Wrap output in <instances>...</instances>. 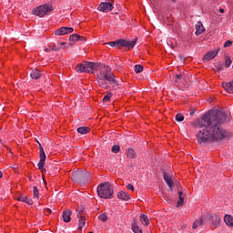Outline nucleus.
Wrapping results in <instances>:
<instances>
[{
  "label": "nucleus",
  "instance_id": "20e7f679",
  "mask_svg": "<svg viewBox=\"0 0 233 233\" xmlns=\"http://www.w3.org/2000/svg\"><path fill=\"white\" fill-rule=\"evenodd\" d=\"M137 43V39L128 41L125 39H119L113 42L106 43V45H109V46H117L118 48H134L136 46V44Z\"/></svg>",
  "mask_w": 233,
  "mask_h": 233
},
{
  "label": "nucleus",
  "instance_id": "de8ad7c7",
  "mask_svg": "<svg viewBox=\"0 0 233 233\" xmlns=\"http://www.w3.org/2000/svg\"><path fill=\"white\" fill-rule=\"evenodd\" d=\"M178 196H179V198H183V192H182V191H179V192H178Z\"/></svg>",
  "mask_w": 233,
  "mask_h": 233
},
{
  "label": "nucleus",
  "instance_id": "5701e85b",
  "mask_svg": "<svg viewBox=\"0 0 233 233\" xmlns=\"http://www.w3.org/2000/svg\"><path fill=\"white\" fill-rule=\"evenodd\" d=\"M224 221L226 223V225H228V227H231V228H233V218L230 215H226L224 217Z\"/></svg>",
  "mask_w": 233,
  "mask_h": 233
},
{
  "label": "nucleus",
  "instance_id": "09e8293b",
  "mask_svg": "<svg viewBox=\"0 0 233 233\" xmlns=\"http://www.w3.org/2000/svg\"><path fill=\"white\" fill-rule=\"evenodd\" d=\"M58 45H60V46H65V45H66V43H65V42H62V43H60V44H58Z\"/></svg>",
  "mask_w": 233,
  "mask_h": 233
},
{
  "label": "nucleus",
  "instance_id": "f3484780",
  "mask_svg": "<svg viewBox=\"0 0 233 233\" xmlns=\"http://www.w3.org/2000/svg\"><path fill=\"white\" fill-rule=\"evenodd\" d=\"M97 68V65L94 62H87L86 63V69L90 70V74H94V70Z\"/></svg>",
  "mask_w": 233,
  "mask_h": 233
},
{
  "label": "nucleus",
  "instance_id": "7c9ffc66",
  "mask_svg": "<svg viewBox=\"0 0 233 233\" xmlns=\"http://www.w3.org/2000/svg\"><path fill=\"white\" fill-rule=\"evenodd\" d=\"M33 196L35 198L39 199V189H37V187H33Z\"/></svg>",
  "mask_w": 233,
  "mask_h": 233
},
{
  "label": "nucleus",
  "instance_id": "9d476101",
  "mask_svg": "<svg viewBox=\"0 0 233 233\" xmlns=\"http://www.w3.org/2000/svg\"><path fill=\"white\" fill-rule=\"evenodd\" d=\"M74 29L72 27H61L55 31V35H66V34H72Z\"/></svg>",
  "mask_w": 233,
  "mask_h": 233
},
{
  "label": "nucleus",
  "instance_id": "dca6fc26",
  "mask_svg": "<svg viewBox=\"0 0 233 233\" xmlns=\"http://www.w3.org/2000/svg\"><path fill=\"white\" fill-rule=\"evenodd\" d=\"M97 84L99 85V86H101V88H108V80H106V78L97 76Z\"/></svg>",
  "mask_w": 233,
  "mask_h": 233
},
{
  "label": "nucleus",
  "instance_id": "58836bf2",
  "mask_svg": "<svg viewBox=\"0 0 233 233\" xmlns=\"http://www.w3.org/2000/svg\"><path fill=\"white\" fill-rule=\"evenodd\" d=\"M184 200H185V198L183 197H179L177 207H183V201Z\"/></svg>",
  "mask_w": 233,
  "mask_h": 233
},
{
  "label": "nucleus",
  "instance_id": "f704fd0d",
  "mask_svg": "<svg viewBox=\"0 0 233 233\" xmlns=\"http://www.w3.org/2000/svg\"><path fill=\"white\" fill-rule=\"evenodd\" d=\"M98 219L100 221H103V223H106V221L108 220V216H106V214L103 213L100 216H98Z\"/></svg>",
  "mask_w": 233,
  "mask_h": 233
},
{
  "label": "nucleus",
  "instance_id": "c03bdc74",
  "mask_svg": "<svg viewBox=\"0 0 233 233\" xmlns=\"http://www.w3.org/2000/svg\"><path fill=\"white\" fill-rule=\"evenodd\" d=\"M195 114H196V111L191 110L190 113H189L190 117H193Z\"/></svg>",
  "mask_w": 233,
  "mask_h": 233
},
{
  "label": "nucleus",
  "instance_id": "0eeeda50",
  "mask_svg": "<svg viewBox=\"0 0 233 233\" xmlns=\"http://www.w3.org/2000/svg\"><path fill=\"white\" fill-rule=\"evenodd\" d=\"M40 147V160L37 164V167L39 170H42L44 172L45 168V161H46V154L45 153V149L43 148V146L39 143Z\"/></svg>",
  "mask_w": 233,
  "mask_h": 233
},
{
  "label": "nucleus",
  "instance_id": "4c0bfd02",
  "mask_svg": "<svg viewBox=\"0 0 233 233\" xmlns=\"http://www.w3.org/2000/svg\"><path fill=\"white\" fill-rule=\"evenodd\" d=\"M61 48H63V47L61 46V45L56 44V45H55V46L51 48V50H52L53 52H57V51H59V50H61Z\"/></svg>",
  "mask_w": 233,
  "mask_h": 233
},
{
  "label": "nucleus",
  "instance_id": "f8f14e48",
  "mask_svg": "<svg viewBox=\"0 0 233 233\" xmlns=\"http://www.w3.org/2000/svg\"><path fill=\"white\" fill-rule=\"evenodd\" d=\"M164 181H166L167 185L169 188H174V181L172 180V177L167 172L163 174Z\"/></svg>",
  "mask_w": 233,
  "mask_h": 233
},
{
  "label": "nucleus",
  "instance_id": "a18cd8bd",
  "mask_svg": "<svg viewBox=\"0 0 233 233\" xmlns=\"http://www.w3.org/2000/svg\"><path fill=\"white\" fill-rule=\"evenodd\" d=\"M221 70H223V66H219L218 67V72H221Z\"/></svg>",
  "mask_w": 233,
  "mask_h": 233
},
{
  "label": "nucleus",
  "instance_id": "72a5a7b5",
  "mask_svg": "<svg viewBox=\"0 0 233 233\" xmlns=\"http://www.w3.org/2000/svg\"><path fill=\"white\" fill-rule=\"evenodd\" d=\"M120 150L121 147H119V145H114L111 148V152H113L114 154H117Z\"/></svg>",
  "mask_w": 233,
  "mask_h": 233
},
{
  "label": "nucleus",
  "instance_id": "8fccbe9b",
  "mask_svg": "<svg viewBox=\"0 0 233 233\" xmlns=\"http://www.w3.org/2000/svg\"><path fill=\"white\" fill-rule=\"evenodd\" d=\"M3 177V172L0 171V178Z\"/></svg>",
  "mask_w": 233,
  "mask_h": 233
},
{
  "label": "nucleus",
  "instance_id": "7ed1b4c3",
  "mask_svg": "<svg viewBox=\"0 0 233 233\" xmlns=\"http://www.w3.org/2000/svg\"><path fill=\"white\" fill-rule=\"evenodd\" d=\"M98 77H102V78L107 80L108 83L113 85V86H116L117 85V81H116L114 74H112V69L108 66H104L101 68Z\"/></svg>",
  "mask_w": 233,
  "mask_h": 233
},
{
  "label": "nucleus",
  "instance_id": "6e6552de",
  "mask_svg": "<svg viewBox=\"0 0 233 233\" xmlns=\"http://www.w3.org/2000/svg\"><path fill=\"white\" fill-rule=\"evenodd\" d=\"M113 9H114V5H112V3L110 2H102L98 5V10L100 12H112Z\"/></svg>",
  "mask_w": 233,
  "mask_h": 233
},
{
  "label": "nucleus",
  "instance_id": "4be33fe9",
  "mask_svg": "<svg viewBox=\"0 0 233 233\" xmlns=\"http://www.w3.org/2000/svg\"><path fill=\"white\" fill-rule=\"evenodd\" d=\"M185 79H187V75L185 73L176 75L175 83H183V81H185Z\"/></svg>",
  "mask_w": 233,
  "mask_h": 233
},
{
  "label": "nucleus",
  "instance_id": "2eb2a0df",
  "mask_svg": "<svg viewBox=\"0 0 233 233\" xmlns=\"http://www.w3.org/2000/svg\"><path fill=\"white\" fill-rule=\"evenodd\" d=\"M195 26H196V32H195L196 35H201V34L205 32V27L203 26V23L198 21Z\"/></svg>",
  "mask_w": 233,
  "mask_h": 233
},
{
  "label": "nucleus",
  "instance_id": "c9c22d12",
  "mask_svg": "<svg viewBox=\"0 0 233 233\" xmlns=\"http://www.w3.org/2000/svg\"><path fill=\"white\" fill-rule=\"evenodd\" d=\"M142 71H143V66L141 65H136L135 66L136 74H141Z\"/></svg>",
  "mask_w": 233,
  "mask_h": 233
},
{
  "label": "nucleus",
  "instance_id": "9b49d317",
  "mask_svg": "<svg viewBox=\"0 0 233 233\" xmlns=\"http://www.w3.org/2000/svg\"><path fill=\"white\" fill-rule=\"evenodd\" d=\"M208 218L214 227H218V225H219V221L221 220V218L215 213L208 215Z\"/></svg>",
  "mask_w": 233,
  "mask_h": 233
},
{
  "label": "nucleus",
  "instance_id": "6ab92c4d",
  "mask_svg": "<svg viewBox=\"0 0 233 233\" xmlns=\"http://www.w3.org/2000/svg\"><path fill=\"white\" fill-rule=\"evenodd\" d=\"M76 72H87L88 74L92 72L91 70L86 69V64H79L78 66H76Z\"/></svg>",
  "mask_w": 233,
  "mask_h": 233
},
{
  "label": "nucleus",
  "instance_id": "aec40b11",
  "mask_svg": "<svg viewBox=\"0 0 233 233\" xmlns=\"http://www.w3.org/2000/svg\"><path fill=\"white\" fill-rule=\"evenodd\" d=\"M117 198L118 199H123V201H128L130 199V196H128L125 191L118 192Z\"/></svg>",
  "mask_w": 233,
  "mask_h": 233
},
{
  "label": "nucleus",
  "instance_id": "b1692460",
  "mask_svg": "<svg viewBox=\"0 0 233 233\" xmlns=\"http://www.w3.org/2000/svg\"><path fill=\"white\" fill-rule=\"evenodd\" d=\"M77 218H78V228H83V227H85L86 223V219L79 214L77 215Z\"/></svg>",
  "mask_w": 233,
  "mask_h": 233
},
{
  "label": "nucleus",
  "instance_id": "1a4fd4ad",
  "mask_svg": "<svg viewBox=\"0 0 233 233\" xmlns=\"http://www.w3.org/2000/svg\"><path fill=\"white\" fill-rule=\"evenodd\" d=\"M219 48L217 51H209L203 56V62L204 63H208V61H212V59H215V57L218 56L219 53Z\"/></svg>",
  "mask_w": 233,
  "mask_h": 233
},
{
  "label": "nucleus",
  "instance_id": "ea45409f",
  "mask_svg": "<svg viewBox=\"0 0 233 233\" xmlns=\"http://www.w3.org/2000/svg\"><path fill=\"white\" fill-rule=\"evenodd\" d=\"M228 46H232V41L231 40H228L224 44V48H228Z\"/></svg>",
  "mask_w": 233,
  "mask_h": 233
},
{
  "label": "nucleus",
  "instance_id": "2f4dec72",
  "mask_svg": "<svg viewBox=\"0 0 233 233\" xmlns=\"http://www.w3.org/2000/svg\"><path fill=\"white\" fill-rule=\"evenodd\" d=\"M175 119H176V121H177L178 123H181V121H184L185 116H183V114L178 113V114L176 115Z\"/></svg>",
  "mask_w": 233,
  "mask_h": 233
},
{
  "label": "nucleus",
  "instance_id": "cd10ccee",
  "mask_svg": "<svg viewBox=\"0 0 233 233\" xmlns=\"http://www.w3.org/2000/svg\"><path fill=\"white\" fill-rule=\"evenodd\" d=\"M132 230L134 233H143V230L139 228V226H137V223L136 221L132 224Z\"/></svg>",
  "mask_w": 233,
  "mask_h": 233
},
{
  "label": "nucleus",
  "instance_id": "423d86ee",
  "mask_svg": "<svg viewBox=\"0 0 233 233\" xmlns=\"http://www.w3.org/2000/svg\"><path fill=\"white\" fill-rule=\"evenodd\" d=\"M48 12H52V5L46 4L39 5L33 10V14L39 17H45Z\"/></svg>",
  "mask_w": 233,
  "mask_h": 233
},
{
  "label": "nucleus",
  "instance_id": "f03ea898",
  "mask_svg": "<svg viewBox=\"0 0 233 233\" xmlns=\"http://www.w3.org/2000/svg\"><path fill=\"white\" fill-rule=\"evenodd\" d=\"M97 195L103 199H112L114 198V187L108 182L100 184L97 187Z\"/></svg>",
  "mask_w": 233,
  "mask_h": 233
},
{
  "label": "nucleus",
  "instance_id": "ddd939ff",
  "mask_svg": "<svg viewBox=\"0 0 233 233\" xmlns=\"http://www.w3.org/2000/svg\"><path fill=\"white\" fill-rule=\"evenodd\" d=\"M222 86L228 94H233V80L230 82L222 83Z\"/></svg>",
  "mask_w": 233,
  "mask_h": 233
},
{
  "label": "nucleus",
  "instance_id": "bb28decb",
  "mask_svg": "<svg viewBox=\"0 0 233 233\" xmlns=\"http://www.w3.org/2000/svg\"><path fill=\"white\" fill-rule=\"evenodd\" d=\"M127 157H129L130 159H136L137 156H136V151H134V149L132 148H128L127 151Z\"/></svg>",
  "mask_w": 233,
  "mask_h": 233
},
{
  "label": "nucleus",
  "instance_id": "f257e3e1",
  "mask_svg": "<svg viewBox=\"0 0 233 233\" xmlns=\"http://www.w3.org/2000/svg\"><path fill=\"white\" fill-rule=\"evenodd\" d=\"M230 121V116L225 111L215 110L212 113L202 115L200 118L191 122L194 128H203L197 133V141L205 147L214 141L225 139L223 125Z\"/></svg>",
  "mask_w": 233,
  "mask_h": 233
},
{
  "label": "nucleus",
  "instance_id": "e433bc0d",
  "mask_svg": "<svg viewBox=\"0 0 233 233\" xmlns=\"http://www.w3.org/2000/svg\"><path fill=\"white\" fill-rule=\"evenodd\" d=\"M232 65V60H230V57L227 56L225 59V66L226 68H228Z\"/></svg>",
  "mask_w": 233,
  "mask_h": 233
},
{
  "label": "nucleus",
  "instance_id": "393cba45",
  "mask_svg": "<svg viewBox=\"0 0 233 233\" xmlns=\"http://www.w3.org/2000/svg\"><path fill=\"white\" fill-rule=\"evenodd\" d=\"M140 221L142 223V225H145L146 227H148V225L150 224V220L148 219V217H147V215H140Z\"/></svg>",
  "mask_w": 233,
  "mask_h": 233
},
{
  "label": "nucleus",
  "instance_id": "a878e982",
  "mask_svg": "<svg viewBox=\"0 0 233 233\" xmlns=\"http://www.w3.org/2000/svg\"><path fill=\"white\" fill-rule=\"evenodd\" d=\"M78 134H82L84 136L85 134H88L90 132V128L87 127H81L77 128Z\"/></svg>",
  "mask_w": 233,
  "mask_h": 233
},
{
  "label": "nucleus",
  "instance_id": "39448f33",
  "mask_svg": "<svg viewBox=\"0 0 233 233\" xmlns=\"http://www.w3.org/2000/svg\"><path fill=\"white\" fill-rule=\"evenodd\" d=\"M88 177H90V173L86 170L84 171H75L72 173L71 178L76 183H80L81 185H85L86 181H88Z\"/></svg>",
  "mask_w": 233,
  "mask_h": 233
},
{
  "label": "nucleus",
  "instance_id": "473e14b6",
  "mask_svg": "<svg viewBox=\"0 0 233 233\" xmlns=\"http://www.w3.org/2000/svg\"><path fill=\"white\" fill-rule=\"evenodd\" d=\"M111 97H112V93L107 92L103 98L104 103H108Z\"/></svg>",
  "mask_w": 233,
  "mask_h": 233
},
{
  "label": "nucleus",
  "instance_id": "412c9836",
  "mask_svg": "<svg viewBox=\"0 0 233 233\" xmlns=\"http://www.w3.org/2000/svg\"><path fill=\"white\" fill-rule=\"evenodd\" d=\"M41 76V71H39V69H35L30 73V77L32 79H39Z\"/></svg>",
  "mask_w": 233,
  "mask_h": 233
},
{
  "label": "nucleus",
  "instance_id": "79ce46f5",
  "mask_svg": "<svg viewBox=\"0 0 233 233\" xmlns=\"http://www.w3.org/2000/svg\"><path fill=\"white\" fill-rule=\"evenodd\" d=\"M45 214H46V216H48L49 214H52V209H50V208H46V209H45Z\"/></svg>",
  "mask_w": 233,
  "mask_h": 233
},
{
  "label": "nucleus",
  "instance_id": "a19ab883",
  "mask_svg": "<svg viewBox=\"0 0 233 233\" xmlns=\"http://www.w3.org/2000/svg\"><path fill=\"white\" fill-rule=\"evenodd\" d=\"M127 188L128 190H131L132 192H134V186H133L132 184H128V185L127 186Z\"/></svg>",
  "mask_w": 233,
  "mask_h": 233
},
{
  "label": "nucleus",
  "instance_id": "49530a36",
  "mask_svg": "<svg viewBox=\"0 0 233 233\" xmlns=\"http://www.w3.org/2000/svg\"><path fill=\"white\" fill-rule=\"evenodd\" d=\"M219 13H220V14H225V9L220 8V9H219Z\"/></svg>",
  "mask_w": 233,
  "mask_h": 233
},
{
  "label": "nucleus",
  "instance_id": "c756f323",
  "mask_svg": "<svg viewBox=\"0 0 233 233\" xmlns=\"http://www.w3.org/2000/svg\"><path fill=\"white\" fill-rule=\"evenodd\" d=\"M203 224V219H197L195 220V222L193 223L192 228L194 230H196V228H198L199 227V225Z\"/></svg>",
  "mask_w": 233,
  "mask_h": 233
},
{
  "label": "nucleus",
  "instance_id": "a211bd4d",
  "mask_svg": "<svg viewBox=\"0 0 233 233\" xmlns=\"http://www.w3.org/2000/svg\"><path fill=\"white\" fill-rule=\"evenodd\" d=\"M18 201H21L22 203H26L27 205H34V200L28 198L26 196L21 195L18 197Z\"/></svg>",
  "mask_w": 233,
  "mask_h": 233
},
{
  "label": "nucleus",
  "instance_id": "c85d7f7f",
  "mask_svg": "<svg viewBox=\"0 0 233 233\" xmlns=\"http://www.w3.org/2000/svg\"><path fill=\"white\" fill-rule=\"evenodd\" d=\"M79 39L78 34H73L69 36L70 45H74V41H77Z\"/></svg>",
  "mask_w": 233,
  "mask_h": 233
},
{
  "label": "nucleus",
  "instance_id": "4468645a",
  "mask_svg": "<svg viewBox=\"0 0 233 233\" xmlns=\"http://www.w3.org/2000/svg\"><path fill=\"white\" fill-rule=\"evenodd\" d=\"M70 216H72V211L70 209L65 210L63 212V221L65 223H70V221H72V218Z\"/></svg>",
  "mask_w": 233,
  "mask_h": 233
},
{
  "label": "nucleus",
  "instance_id": "37998d69",
  "mask_svg": "<svg viewBox=\"0 0 233 233\" xmlns=\"http://www.w3.org/2000/svg\"><path fill=\"white\" fill-rule=\"evenodd\" d=\"M77 41H86V37L79 35V38Z\"/></svg>",
  "mask_w": 233,
  "mask_h": 233
}]
</instances>
